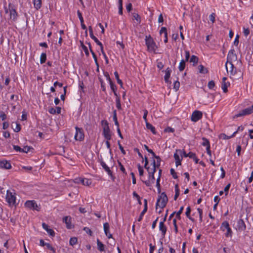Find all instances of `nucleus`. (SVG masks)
<instances>
[{
    "mask_svg": "<svg viewBox=\"0 0 253 253\" xmlns=\"http://www.w3.org/2000/svg\"><path fill=\"white\" fill-rule=\"evenodd\" d=\"M145 40L148 51L152 53H157V50L158 47L151 36H146Z\"/></svg>",
    "mask_w": 253,
    "mask_h": 253,
    "instance_id": "nucleus-1",
    "label": "nucleus"
},
{
    "mask_svg": "<svg viewBox=\"0 0 253 253\" xmlns=\"http://www.w3.org/2000/svg\"><path fill=\"white\" fill-rule=\"evenodd\" d=\"M168 201V198L167 196V195L165 192H163L159 196L157 199L156 206V209L158 208V207H159L161 209L164 208L166 206Z\"/></svg>",
    "mask_w": 253,
    "mask_h": 253,
    "instance_id": "nucleus-2",
    "label": "nucleus"
},
{
    "mask_svg": "<svg viewBox=\"0 0 253 253\" xmlns=\"http://www.w3.org/2000/svg\"><path fill=\"white\" fill-rule=\"evenodd\" d=\"M102 124L103 126V135L106 140H110L111 139L112 134L108 123L107 121H102Z\"/></svg>",
    "mask_w": 253,
    "mask_h": 253,
    "instance_id": "nucleus-3",
    "label": "nucleus"
},
{
    "mask_svg": "<svg viewBox=\"0 0 253 253\" xmlns=\"http://www.w3.org/2000/svg\"><path fill=\"white\" fill-rule=\"evenodd\" d=\"M9 11L10 13V19L12 21H15L18 17L17 12L16 11L15 6L11 3L8 4Z\"/></svg>",
    "mask_w": 253,
    "mask_h": 253,
    "instance_id": "nucleus-4",
    "label": "nucleus"
},
{
    "mask_svg": "<svg viewBox=\"0 0 253 253\" xmlns=\"http://www.w3.org/2000/svg\"><path fill=\"white\" fill-rule=\"evenodd\" d=\"M76 133L74 136V138L76 141H82L84 138V133L82 128L78 127V126L75 127Z\"/></svg>",
    "mask_w": 253,
    "mask_h": 253,
    "instance_id": "nucleus-5",
    "label": "nucleus"
},
{
    "mask_svg": "<svg viewBox=\"0 0 253 253\" xmlns=\"http://www.w3.org/2000/svg\"><path fill=\"white\" fill-rule=\"evenodd\" d=\"M6 201L10 205H14L16 203L15 193L7 191L6 197Z\"/></svg>",
    "mask_w": 253,
    "mask_h": 253,
    "instance_id": "nucleus-6",
    "label": "nucleus"
},
{
    "mask_svg": "<svg viewBox=\"0 0 253 253\" xmlns=\"http://www.w3.org/2000/svg\"><path fill=\"white\" fill-rule=\"evenodd\" d=\"M237 61V56L234 50H231L228 54L226 63H234Z\"/></svg>",
    "mask_w": 253,
    "mask_h": 253,
    "instance_id": "nucleus-7",
    "label": "nucleus"
},
{
    "mask_svg": "<svg viewBox=\"0 0 253 253\" xmlns=\"http://www.w3.org/2000/svg\"><path fill=\"white\" fill-rule=\"evenodd\" d=\"M25 206L26 208H29L32 210L40 211V208L38 206L37 203L34 201H27L25 203Z\"/></svg>",
    "mask_w": 253,
    "mask_h": 253,
    "instance_id": "nucleus-8",
    "label": "nucleus"
},
{
    "mask_svg": "<svg viewBox=\"0 0 253 253\" xmlns=\"http://www.w3.org/2000/svg\"><path fill=\"white\" fill-rule=\"evenodd\" d=\"M252 113H253V105L250 107L242 110L238 114H236L234 117L238 118L241 116L250 115Z\"/></svg>",
    "mask_w": 253,
    "mask_h": 253,
    "instance_id": "nucleus-9",
    "label": "nucleus"
},
{
    "mask_svg": "<svg viewBox=\"0 0 253 253\" xmlns=\"http://www.w3.org/2000/svg\"><path fill=\"white\" fill-rule=\"evenodd\" d=\"M203 114L202 112L198 110L194 111L191 115V121L196 122L202 118Z\"/></svg>",
    "mask_w": 253,
    "mask_h": 253,
    "instance_id": "nucleus-10",
    "label": "nucleus"
},
{
    "mask_svg": "<svg viewBox=\"0 0 253 253\" xmlns=\"http://www.w3.org/2000/svg\"><path fill=\"white\" fill-rule=\"evenodd\" d=\"M179 155L182 156V151L181 150H176L173 156L176 167H178L181 164V162L182 158H180Z\"/></svg>",
    "mask_w": 253,
    "mask_h": 253,
    "instance_id": "nucleus-11",
    "label": "nucleus"
},
{
    "mask_svg": "<svg viewBox=\"0 0 253 253\" xmlns=\"http://www.w3.org/2000/svg\"><path fill=\"white\" fill-rule=\"evenodd\" d=\"M236 229L239 232L244 231L246 229V226L242 219H240L238 220Z\"/></svg>",
    "mask_w": 253,
    "mask_h": 253,
    "instance_id": "nucleus-12",
    "label": "nucleus"
},
{
    "mask_svg": "<svg viewBox=\"0 0 253 253\" xmlns=\"http://www.w3.org/2000/svg\"><path fill=\"white\" fill-rule=\"evenodd\" d=\"M88 30H89L90 38L94 41V42L97 43V44H98V45H99L100 46L101 49L102 50L103 45L101 43V42H99L98 41V40L96 38V37H95L93 35V30H92L91 26H89Z\"/></svg>",
    "mask_w": 253,
    "mask_h": 253,
    "instance_id": "nucleus-13",
    "label": "nucleus"
},
{
    "mask_svg": "<svg viewBox=\"0 0 253 253\" xmlns=\"http://www.w3.org/2000/svg\"><path fill=\"white\" fill-rule=\"evenodd\" d=\"M71 217L70 216H66L63 218V221L65 223L66 227L68 229L72 228L74 226L72 224Z\"/></svg>",
    "mask_w": 253,
    "mask_h": 253,
    "instance_id": "nucleus-14",
    "label": "nucleus"
},
{
    "mask_svg": "<svg viewBox=\"0 0 253 253\" xmlns=\"http://www.w3.org/2000/svg\"><path fill=\"white\" fill-rule=\"evenodd\" d=\"M226 69L228 72H230L231 75H235L237 73L236 69L234 64H225Z\"/></svg>",
    "mask_w": 253,
    "mask_h": 253,
    "instance_id": "nucleus-15",
    "label": "nucleus"
},
{
    "mask_svg": "<svg viewBox=\"0 0 253 253\" xmlns=\"http://www.w3.org/2000/svg\"><path fill=\"white\" fill-rule=\"evenodd\" d=\"M100 165L102 167V168L104 169V170L108 173V175H110L112 178L114 180V177L112 174V172L110 169L106 165L105 163L103 162L102 160L100 161Z\"/></svg>",
    "mask_w": 253,
    "mask_h": 253,
    "instance_id": "nucleus-16",
    "label": "nucleus"
},
{
    "mask_svg": "<svg viewBox=\"0 0 253 253\" xmlns=\"http://www.w3.org/2000/svg\"><path fill=\"white\" fill-rule=\"evenodd\" d=\"M105 75L107 77V78L108 79L110 85V87L112 91L114 92V95L117 96V94L116 93L117 87L116 85L112 82L111 81L109 74L107 73H106Z\"/></svg>",
    "mask_w": 253,
    "mask_h": 253,
    "instance_id": "nucleus-17",
    "label": "nucleus"
},
{
    "mask_svg": "<svg viewBox=\"0 0 253 253\" xmlns=\"http://www.w3.org/2000/svg\"><path fill=\"white\" fill-rule=\"evenodd\" d=\"M103 228L105 235L109 238H112V235L109 233L110 226L108 223L106 222L103 224Z\"/></svg>",
    "mask_w": 253,
    "mask_h": 253,
    "instance_id": "nucleus-18",
    "label": "nucleus"
},
{
    "mask_svg": "<svg viewBox=\"0 0 253 253\" xmlns=\"http://www.w3.org/2000/svg\"><path fill=\"white\" fill-rule=\"evenodd\" d=\"M0 168L6 169H10L11 168V164L6 160H2L0 161Z\"/></svg>",
    "mask_w": 253,
    "mask_h": 253,
    "instance_id": "nucleus-19",
    "label": "nucleus"
},
{
    "mask_svg": "<svg viewBox=\"0 0 253 253\" xmlns=\"http://www.w3.org/2000/svg\"><path fill=\"white\" fill-rule=\"evenodd\" d=\"M165 75L164 77L165 81L167 83H171V82L169 81V79L170 76V74L171 73V70L169 68H167V69L165 71Z\"/></svg>",
    "mask_w": 253,
    "mask_h": 253,
    "instance_id": "nucleus-20",
    "label": "nucleus"
},
{
    "mask_svg": "<svg viewBox=\"0 0 253 253\" xmlns=\"http://www.w3.org/2000/svg\"><path fill=\"white\" fill-rule=\"evenodd\" d=\"M42 226L43 228L47 231L49 235L52 237L55 236L54 231L52 229L49 228L48 225L46 224L45 223H42Z\"/></svg>",
    "mask_w": 253,
    "mask_h": 253,
    "instance_id": "nucleus-21",
    "label": "nucleus"
},
{
    "mask_svg": "<svg viewBox=\"0 0 253 253\" xmlns=\"http://www.w3.org/2000/svg\"><path fill=\"white\" fill-rule=\"evenodd\" d=\"M167 227L164 223V221H161L159 224V230L162 232V236L165 237L167 232Z\"/></svg>",
    "mask_w": 253,
    "mask_h": 253,
    "instance_id": "nucleus-22",
    "label": "nucleus"
},
{
    "mask_svg": "<svg viewBox=\"0 0 253 253\" xmlns=\"http://www.w3.org/2000/svg\"><path fill=\"white\" fill-rule=\"evenodd\" d=\"M84 185L89 186L91 184V180L88 178H81L79 179Z\"/></svg>",
    "mask_w": 253,
    "mask_h": 253,
    "instance_id": "nucleus-23",
    "label": "nucleus"
},
{
    "mask_svg": "<svg viewBox=\"0 0 253 253\" xmlns=\"http://www.w3.org/2000/svg\"><path fill=\"white\" fill-rule=\"evenodd\" d=\"M237 133V131H235L231 136H227L225 133H221L219 135V138L222 139H228L234 137Z\"/></svg>",
    "mask_w": 253,
    "mask_h": 253,
    "instance_id": "nucleus-24",
    "label": "nucleus"
},
{
    "mask_svg": "<svg viewBox=\"0 0 253 253\" xmlns=\"http://www.w3.org/2000/svg\"><path fill=\"white\" fill-rule=\"evenodd\" d=\"M190 59V53L188 51H185V59H182L180 60L179 63H185L186 62H189Z\"/></svg>",
    "mask_w": 253,
    "mask_h": 253,
    "instance_id": "nucleus-25",
    "label": "nucleus"
},
{
    "mask_svg": "<svg viewBox=\"0 0 253 253\" xmlns=\"http://www.w3.org/2000/svg\"><path fill=\"white\" fill-rule=\"evenodd\" d=\"M97 249L100 252H103L104 251L105 246L98 239H97Z\"/></svg>",
    "mask_w": 253,
    "mask_h": 253,
    "instance_id": "nucleus-26",
    "label": "nucleus"
},
{
    "mask_svg": "<svg viewBox=\"0 0 253 253\" xmlns=\"http://www.w3.org/2000/svg\"><path fill=\"white\" fill-rule=\"evenodd\" d=\"M34 5L37 10H39L42 6V0H34Z\"/></svg>",
    "mask_w": 253,
    "mask_h": 253,
    "instance_id": "nucleus-27",
    "label": "nucleus"
},
{
    "mask_svg": "<svg viewBox=\"0 0 253 253\" xmlns=\"http://www.w3.org/2000/svg\"><path fill=\"white\" fill-rule=\"evenodd\" d=\"M198 70L199 73L201 74H206L208 72V69L205 68L204 66H203L202 64H200L198 66Z\"/></svg>",
    "mask_w": 253,
    "mask_h": 253,
    "instance_id": "nucleus-28",
    "label": "nucleus"
},
{
    "mask_svg": "<svg viewBox=\"0 0 253 253\" xmlns=\"http://www.w3.org/2000/svg\"><path fill=\"white\" fill-rule=\"evenodd\" d=\"M229 85H230V83L229 82H222L221 88L224 92H227V91H228L227 87Z\"/></svg>",
    "mask_w": 253,
    "mask_h": 253,
    "instance_id": "nucleus-29",
    "label": "nucleus"
},
{
    "mask_svg": "<svg viewBox=\"0 0 253 253\" xmlns=\"http://www.w3.org/2000/svg\"><path fill=\"white\" fill-rule=\"evenodd\" d=\"M146 126L147 128L148 129H150L153 134H155L156 133L155 127L153 126L151 124L148 122L146 123Z\"/></svg>",
    "mask_w": 253,
    "mask_h": 253,
    "instance_id": "nucleus-30",
    "label": "nucleus"
},
{
    "mask_svg": "<svg viewBox=\"0 0 253 253\" xmlns=\"http://www.w3.org/2000/svg\"><path fill=\"white\" fill-rule=\"evenodd\" d=\"M113 121H114L115 125L117 126H119V124L118 122L117 117V111L116 110L113 111Z\"/></svg>",
    "mask_w": 253,
    "mask_h": 253,
    "instance_id": "nucleus-31",
    "label": "nucleus"
},
{
    "mask_svg": "<svg viewBox=\"0 0 253 253\" xmlns=\"http://www.w3.org/2000/svg\"><path fill=\"white\" fill-rule=\"evenodd\" d=\"M190 212H191V208L190 207H188L187 208H186V212H185V214L186 215V216L190 219L191 220V221H194V219L193 218H192L191 216H190Z\"/></svg>",
    "mask_w": 253,
    "mask_h": 253,
    "instance_id": "nucleus-32",
    "label": "nucleus"
},
{
    "mask_svg": "<svg viewBox=\"0 0 253 253\" xmlns=\"http://www.w3.org/2000/svg\"><path fill=\"white\" fill-rule=\"evenodd\" d=\"M175 195L174 197V200L175 201L177 200L178 197L179 195V189L178 188V184H176L175 185Z\"/></svg>",
    "mask_w": 253,
    "mask_h": 253,
    "instance_id": "nucleus-33",
    "label": "nucleus"
},
{
    "mask_svg": "<svg viewBox=\"0 0 253 253\" xmlns=\"http://www.w3.org/2000/svg\"><path fill=\"white\" fill-rule=\"evenodd\" d=\"M198 58L195 55H192L189 59V62L193 63H197L198 62Z\"/></svg>",
    "mask_w": 253,
    "mask_h": 253,
    "instance_id": "nucleus-34",
    "label": "nucleus"
},
{
    "mask_svg": "<svg viewBox=\"0 0 253 253\" xmlns=\"http://www.w3.org/2000/svg\"><path fill=\"white\" fill-rule=\"evenodd\" d=\"M146 169H147V171L148 173V175L149 174H153V173H155V172H156V169L155 168H150L149 167L147 166L146 167V168H145Z\"/></svg>",
    "mask_w": 253,
    "mask_h": 253,
    "instance_id": "nucleus-35",
    "label": "nucleus"
},
{
    "mask_svg": "<svg viewBox=\"0 0 253 253\" xmlns=\"http://www.w3.org/2000/svg\"><path fill=\"white\" fill-rule=\"evenodd\" d=\"M114 75H115V78L117 81V83L120 84V85L121 86V87H122L123 86V82L122 81L119 79V74L117 72H115L114 73Z\"/></svg>",
    "mask_w": 253,
    "mask_h": 253,
    "instance_id": "nucleus-36",
    "label": "nucleus"
},
{
    "mask_svg": "<svg viewBox=\"0 0 253 253\" xmlns=\"http://www.w3.org/2000/svg\"><path fill=\"white\" fill-rule=\"evenodd\" d=\"M229 224L227 221H224L222 222L221 228L222 230L224 231L225 229H227V228L229 227Z\"/></svg>",
    "mask_w": 253,
    "mask_h": 253,
    "instance_id": "nucleus-37",
    "label": "nucleus"
},
{
    "mask_svg": "<svg viewBox=\"0 0 253 253\" xmlns=\"http://www.w3.org/2000/svg\"><path fill=\"white\" fill-rule=\"evenodd\" d=\"M46 59V54L45 53H42L40 57L41 63H43Z\"/></svg>",
    "mask_w": 253,
    "mask_h": 253,
    "instance_id": "nucleus-38",
    "label": "nucleus"
},
{
    "mask_svg": "<svg viewBox=\"0 0 253 253\" xmlns=\"http://www.w3.org/2000/svg\"><path fill=\"white\" fill-rule=\"evenodd\" d=\"M202 140H203V142L202 143V145L206 146L207 147L210 146V142L207 138L203 137Z\"/></svg>",
    "mask_w": 253,
    "mask_h": 253,
    "instance_id": "nucleus-39",
    "label": "nucleus"
},
{
    "mask_svg": "<svg viewBox=\"0 0 253 253\" xmlns=\"http://www.w3.org/2000/svg\"><path fill=\"white\" fill-rule=\"evenodd\" d=\"M119 13L121 15L123 14V1L122 0H119Z\"/></svg>",
    "mask_w": 253,
    "mask_h": 253,
    "instance_id": "nucleus-40",
    "label": "nucleus"
},
{
    "mask_svg": "<svg viewBox=\"0 0 253 253\" xmlns=\"http://www.w3.org/2000/svg\"><path fill=\"white\" fill-rule=\"evenodd\" d=\"M226 229L227 230V232L225 233V236L226 237H231L232 236V231L231 229L229 227Z\"/></svg>",
    "mask_w": 253,
    "mask_h": 253,
    "instance_id": "nucleus-41",
    "label": "nucleus"
},
{
    "mask_svg": "<svg viewBox=\"0 0 253 253\" xmlns=\"http://www.w3.org/2000/svg\"><path fill=\"white\" fill-rule=\"evenodd\" d=\"M137 167L139 171V174L140 176L143 175L144 170L143 168L140 166L139 164L137 165Z\"/></svg>",
    "mask_w": 253,
    "mask_h": 253,
    "instance_id": "nucleus-42",
    "label": "nucleus"
},
{
    "mask_svg": "<svg viewBox=\"0 0 253 253\" xmlns=\"http://www.w3.org/2000/svg\"><path fill=\"white\" fill-rule=\"evenodd\" d=\"M78 239L76 237H72L70 240V244L73 246L77 243Z\"/></svg>",
    "mask_w": 253,
    "mask_h": 253,
    "instance_id": "nucleus-43",
    "label": "nucleus"
},
{
    "mask_svg": "<svg viewBox=\"0 0 253 253\" xmlns=\"http://www.w3.org/2000/svg\"><path fill=\"white\" fill-rule=\"evenodd\" d=\"M147 211V209H144L141 212L140 215H139V217L138 219V221H140L142 219V217L144 215V214Z\"/></svg>",
    "mask_w": 253,
    "mask_h": 253,
    "instance_id": "nucleus-44",
    "label": "nucleus"
},
{
    "mask_svg": "<svg viewBox=\"0 0 253 253\" xmlns=\"http://www.w3.org/2000/svg\"><path fill=\"white\" fill-rule=\"evenodd\" d=\"M183 209H184L183 207H181L180 208L179 210L176 212V218H177L178 219H180V214L182 212Z\"/></svg>",
    "mask_w": 253,
    "mask_h": 253,
    "instance_id": "nucleus-45",
    "label": "nucleus"
},
{
    "mask_svg": "<svg viewBox=\"0 0 253 253\" xmlns=\"http://www.w3.org/2000/svg\"><path fill=\"white\" fill-rule=\"evenodd\" d=\"M89 44V49H90V50L92 54V56H93V57L94 59V61H95V63H97V57L96 56V55L95 54L94 52L92 51L91 47H90V43H88Z\"/></svg>",
    "mask_w": 253,
    "mask_h": 253,
    "instance_id": "nucleus-46",
    "label": "nucleus"
},
{
    "mask_svg": "<svg viewBox=\"0 0 253 253\" xmlns=\"http://www.w3.org/2000/svg\"><path fill=\"white\" fill-rule=\"evenodd\" d=\"M15 127L13 128L15 132H19L21 129L20 125L17 123H15Z\"/></svg>",
    "mask_w": 253,
    "mask_h": 253,
    "instance_id": "nucleus-47",
    "label": "nucleus"
},
{
    "mask_svg": "<svg viewBox=\"0 0 253 253\" xmlns=\"http://www.w3.org/2000/svg\"><path fill=\"white\" fill-rule=\"evenodd\" d=\"M116 107L119 110L122 109L120 99L118 97L116 99Z\"/></svg>",
    "mask_w": 253,
    "mask_h": 253,
    "instance_id": "nucleus-48",
    "label": "nucleus"
},
{
    "mask_svg": "<svg viewBox=\"0 0 253 253\" xmlns=\"http://www.w3.org/2000/svg\"><path fill=\"white\" fill-rule=\"evenodd\" d=\"M133 18L135 19V20H136V21L137 22H138L139 23H140V22H141V18H140V16L138 14H137V13H133Z\"/></svg>",
    "mask_w": 253,
    "mask_h": 253,
    "instance_id": "nucleus-49",
    "label": "nucleus"
},
{
    "mask_svg": "<svg viewBox=\"0 0 253 253\" xmlns=\"http://www.w3.org/2000/svg\"><path fill=\"white\" fill-rule=\"evenodd\" d=\"M170 174L172 175L173 178L176 179L177 178L176 173L173 169H171L170 170Z\"/></svg>",
    "mask_w": 253,
    "mask_h": 253,
    "instance_id": "nucleus-50",
    "label": "nucleus"
},
{
    "mask_svg": "<svg viewBox=\"0 0 253 253\" xmlns=\"http://www.w3.org/2000/svg\"><path fill=\"white\" fill-rule=\"evenodd\" d=\"M77 14H78V16L79 19H80L81 23L84 22V19H83V17L82 16V13L81 12V11L79 10H78L77 11Z\"/></svg>",
    "mask_w": 253,
    "mask_h": 253,
    "instance_id": "nucleus-51",
    "label": "nucleus"
},
{
    "mask_svg": "<svg viewBox=\"0 0 253 253\" xmlns=\"http://www.w3.org/2000/svg\"><path fill=\"white\" fill-rule=\"evenodd\" d=\"M45 246L46 247V248L51 250V251H52V252L53 253H54L55 252V251L54 250V249L49 244V243H46L45 244Z\"/></svg>",
    "mask_w": 253,
    "mask_h": 253,
    "instance_id": "nucleus-52",
    "label": "nucleus"
},
{
    "mask_svg": "<svg viewBox=\"0 0 253 253\" xmlns=\"http://www.w3.org/2000/svg\"><path fill=\"white\" fill-rule=\"evenodd\" d=\"M215 13H212L209 16L210 20L212 22V23H213L215 22Z\"/></svg>",
    "mask_w": 253,
    "mask_h": 253,
    "instance_id": "nucleus-53",
    "label": "nucleus"
},
{
    "mask_svg": "<svg viewBox=\"0 0 253 253\" xmlns=\"http://www.w3.org/2000/svg\"><path fill=\"white\" fill-rule=\"evenodd\" d=\"M159 33L160 35H162L163 33H164V35H165L166 34H168L167 28L164 27H162Z\"/></svg>",
    "mask_w": 253,
    "mask_h": 253,
    "instance_id": "nucleus-54",
    "label": "nucleus"
},
{
    "mask_svg": "<svg viewBox=\"0 0 253 253\" xmlns=\"http://www.w3.org/2000/svg\"><path fill=\"white\" fill-rule=\"evenodd\" d=\"M215 85L214 82L213 81H211L208 83V87L210 89H212Z\"/></svg>",
    "mask_w": 253,
    "mask_h": 253,
    "instance_id": "nucleus-55",
    "label": "nucleus"
},
{
    "mask_svg": "<svg viewBox=\"0 0 253 253\" xmlns=\"http://www.w3.org/2000/svg\"><path fill=\"white\" fill-rule=\"evenodd\" d=\"M118 146H119V149H120L121 152L124 154V155H125L126 154V152L125 151V150L124 149V148L123 147V146H122V145L121 144L120 141H119L118 142Z\"/></svg>",
    "mask_w": 253,
    "mask_h": 253,
    "instance_id": "nucleus-56",
    "label": "nucleus"
},
{
    "mask_svg": "<svg viewBox=\"0 0 253 253\" xmlns=\"http://www.w3.org/2000/svg\"><path fill=\"white\" fill-rule=\"evenodd\" d=\"M164 131L166 132H173L174 131V129L172 127H167L165 129Z\"/></svg>",
    "mask_w": 253,
    "mask_h": 253,
    "instance_id": "nucleus-57",
    "label": "nucleus"
},
{
    "mask_svg": "<svg viewBox=\"0 0 253 253\" xmlns=\"http://www.w3.org/2000/svg\"><path fill=\"white\" fill-rule=\"evenodd\" d=\"M180 86V83L178 81H175L174 83V88L176 90H178Z\"/></svg>",
    "mask_w": 253,
    "mask_h": 253,
    "instance_id": "nucleus-58",
    "label": "nucleus"
},
{
    "mask_svg": "<svg viewBox=\"0 0 253 253\" xmlns=\"http://www.w3.org/2000/svg\"><path fill=\"white\" fill-rule=\"evenodd\" d=\"M30 149L31 148L30 147H28L27 146H24L23 148L22 149V152L28 153Z\"/></svg>",
    "mask_w": 253,
    "mask_h": 253,
    "instance_id": "nucleus-59",
    "label": "nucleus"
},
{
    "mask_svg": "<svg viewBox=\"0 0 253 253\" xmlns=\"http://www.w3.org/2000/svg\"><path fill=\"white\" fill-rule=\"evenodd\" d=\"M119 163V165L120 166V169L124 173H126V170H125V168L124 167V166H123V165L121 164V163L120 162H118Z\"/></svg>",
    "mask_w": 253,
    "mask_h": 253,
    "instance_id": "nucleus-60",
    "label": "nucleus"
},
{
    "mask_svg": "<svg viewBox=\"0 0 253 253\" xmlns=\"http://www.w3.org/2000/svg\"><path fill=\"white\" fill-rule=\"evenodd\" d=\"M82 48H83L84 51L85 53L86 54V55H88L89 52H88L87 47H86L85 45H84L83 43H82Z\"/></svg>",
    "mask_w": 253,
    "mask_h": 253,
    "instance_id": "nucleus-61",
    "label": "nucleus"
},
{
    "mask_svg": "<svg viewBox=\"0 0 253 253\" xmlns=\"http://www.w3.org/2000/svg\"><path fill=\"white\" fill-rule=\"evenodd\" d=\"M154 157L157 159V166L158 168L160 165L161 159L159 156L156 155Z\"/></svg>",
    "mask_w": 253,
    "mask_h": 253,
    "instance_id": "nucleus-62",
    "label": "nucleus"
},
{
    "mask_svg": "<svg viewBox=\"0 0 253 253\" xmlns=\"http://www.w3.org/2000/svg\"><path fill=\"white\" fill-rule=\"evenodd\" d=\"M148 177L149 179H150V181H152V183H154L155 181L154 173L149 174Z\"/></svg>",
    "mask_w": 253,
    "mask_h": 253,
    "instance_id": "nucleus-63",
    "label": "nucleus"
},
{
    "mask_svg": "<svg viewBox=\"0 0 253 253\" xmlns=\"http://www.w3.org/2000/svg\"><path fill=\"white\" fill-rule=\"evenodd\" d=\"M244 34L246 37L248 36L250 34L249 29L244 28Z\"/></svg>",
    "mask_w": 253,
    "mask_h": 253,
    "instance_id": "nucleus-64",
    "label": "nucleus"
}]
</instances>
